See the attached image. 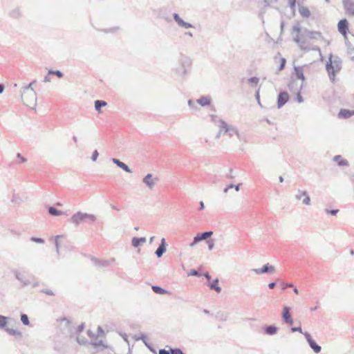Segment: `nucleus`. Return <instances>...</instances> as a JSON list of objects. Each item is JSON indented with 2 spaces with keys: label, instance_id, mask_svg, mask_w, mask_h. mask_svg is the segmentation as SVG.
<instances>
[{
  "label": "nucleus",
  "instance_id": "obj_1",
  "mask_svg": "<svg viewBox=\"0 0 354 354\" xmlns=\"http://www.w3.org/2000/svg\"><path fill=\"white\" fill-rule=\"evenodd\" d=\"M341 69L342 59L339 57L330 54L326 64V70L330 82H334L335 81L336 75Z\"/></svg>",
  "mask_w": 354,
  "mask_h": 354
},
{
  "label": "nucleus",
  "instance_id": "obj_2",
  "mask_svg": "<svg viewBox=\"0 0 354 354\" xmlns=\"http://www.w3.org/2000/svg\"><path fill=\"white\" fill-rule=\"evenodd\" d=\"M35 82H31L28 86L23 88L21 91V99L24 103L32 109L35 108L37 102V95L32 86Z\"/></svg>",
  "mask_w": 354,
  "mask_h": 354
},
{
  "label": "nucleus",
  "instance_id": "obj_3",
  "mask_svg": "<svg viewBox=\"0 0 354 354\" xmlns=\"http://www.w3.org/2000/svg\"><path fill=\"white\" fill-rule=\"evenodd\" d=\"M222 135H227L232 138L233 142H238L239 141V134L237 129L232 126L228 125L224 122H221L220 125V130L218 137Z\"/></svg>",
  "mask_w": 354,
  "mask_h": 354
},
{
  "label": "nucleus",
  "instance_id": "obj_4",
  "mask_svg": "<svg viewBox=\"0 0 354 354\" xmlns=\"http://www.w3.org/2000/svg\"><path fill=\"white\" fill-rule=\"evenodd\" d=\"M97 335L91 330L87 331V334L91 339V344L95 347L98 348H106V346L104 344V334L100 327L96 329Z\"/></svg>",
  "mask_w": 354,
  "mask_h": 354
},
{
  "label": "nucleus",
  "instance_id": "obj_5",
  "mask_svg": "<svg viewBox=\"0 0 354 354\" xmlns=\"http://www.w3.org/2000/svg\"><path fill=\"white\" fill-rule=\"evenodd\" d=\"M304 335L308 342L310 347L313 350L315 353H319L321 351V346L317 345L313 339L312 336L308 332H305Z\"/></svg>",
  "mask_w": 354,
  "mask_h": 354
},
{
  "label": "nucleus",
  "instance_id": "obj_6",
  "mask_svg": "<svg viewBox=\"0 0 354 354\" xmlns=\"http://www.w3.org/2000/svg\"><path fill=\"white\" fill-rule=\"evenodd\" d=\"M295 198L301 201L304 205H309L310 204V197L305 191L298 190L297 193L295 194Z\"/></svg>",
  "mask_w": 354,
  "mask_h": 354
},
{
  "label": "nucleus",
  "instance_id": "obj_7",
  "mask_svg": "<svg viewBox=\"0 0 354 354\" xmlns=\"http://www.w3.org/2000/svg\"><path fill=\"white\" fill-rule=\"evenodd\" d=\"M158 182L157 178H153L151 174H148L144 178L143 183L148 187L150 190H152Z\"/></svg>",
  "mask_w": 354,
  "mask_h": 354
},
{
  "label": "nucleus",
  "instance_id": "obj_8",
  "mask_svg": "<svg viewBox=\"0 0 354 354\" xmlns=\"http://www.w3.org/2000/svg\"><path fill=\"white\" fill-rule=\"evenodd\" d=\"M308 37L312 39H317L319 40L320 41L323 42L325 45H329L330 42L328 40L324 38V37L322 35V34L319 32L317 31H311L309 32L308 34Z\"/></svg>",
  "mask_w": 354,
  "mask_h": 354
},
{
  "label": "nucleus",
  "instance_id": "obj_9",
  "mask_svg": "<svg viewBox=\"0 0 354 354\" xmlns=\"http://www.w3.org/2000/svg\"><path fill=\"white\" fill-rule=\"evenodd\" d=\"M290 307L286 306H283L282 310V318L286 324L292 325L293 324V319L290 314Z\"/></svg>",
  "mask_w": 354,
  "mask_h": 354
},
{
  "label": "nucleus",
  "instance_id": "obj_10",
  "mask_svg": "<svg viewBox=\"0 0 354 354\" xmlns=\"http://www.w3.org/2000/svg\"><path fill=\"white\" fill-rule=\"evenodd\" d=\"M343 4L346 10V13L349 15H354L353 0H343Z\"/></svg>",
  "mask_w": 354,
  "mask_h": 354
},
{
  "label": "nucleus",
  "instance_id": "obj_11",
  "mask_svg": "<svg viewBox=\"0 0 354 354\" xmlns=\"http://www.w3.org/2000/svg\"><path fill=\"white\" fill-rule=\"evenodd\" d=\"M173 17L174 19L180 27H182L185 29L192 28V25L191 24L184 21L178 14L174 13L173 15Z\"/></svg>",
  "mask_w": 354,
  "mask_h": 354
},
{
  "label": "nucleus",
  "instance_id": "obj_12",
  "mask_svg": "<svg viewBox=\"0 0 354 354\" xmlns=\"http://www.w3.org/2000/svg\"><path fill=\"white\" fill-rule=\"evenodd\" d=\"M289 95L286 92H282L279 94L277 101L278 108L282 107L288 100Z\"/></svg>",
  "mask_w": 354,
  "mask_h": 354
},
{
  "label": "nucleus",
  "instance_id": "obj_13",
  "mask_svg": "<svg viewBox=\"0 0 354 354\" xmlns=\"http://www.w3.org/2000/svg\"><path fill=\"white\" fill-rule=\"evenodd\" d=\"M274 270V268L272 266L269 265L268 263L265 265L261 268L252 270V271L254 272L256 274H258L268 272H272Z\"/></svg>",
  "mask_w": 354,
  "mask_h": 354
},
{
  "label": "nucleus",
  "instance_id": "obj_14",
  "mask_svg": "<svg viewBox=\"0 0 354 354\" xmlns=\"http://www.w3.org/2000/svg\"><path fill=\"white\" fill-rule=\"evenodd\" d=\"M348 29V23L346 19H342L338 23V30L339 32L343 35L344 36H346V31Z\"/></svg>",
  "mask_w": 354,
  "mask_h": 354
},
{
  "label": "nucleus",
  "instance_id": "obj_15",
  "mask_svg": "<svg viewBox=\"0 0 354 354\" xmlns=\"http://www.w3.org/2000/svg\"><path fill=\"white\" fill-rule=\"evenodd\" d=\"M306 66H295L294 67V70H295V75L296 77L302 80L303 82L305 81V77H304V67H305Z\"/></svg>",
  "mask_w": 354,
  "mask_h": 354
},
{
  "label": "nucleus",
  "instance_id": "obj_16",
  "mask_svg": "<svg viewBox=\"0 0 354 354\" xmlns=\"http://www.w3.org/2000/svg\"><path fill=\"white\" fill-rule=\"evenodd\" d=\"M86 218L85 214L77 212L71 218V221L75 225H77L81 221H84Z\"/></svg>",
  "mask_w": 354,
  "mask_h": 354
},
{
  "label": "nucleus",
  "instance_id": "obj_17",
  "mask_svg": "<svg viewBox=\"0 0 354 354\" xmlns=\"http://www.w3.org/2000/svg\"><path fill=\"white\" fill-rule=\"evenodd\" d=\"M353 115H354V111L347 109H341L338 114L339 118H349Z\"/></svg>",
  "mask_w": 354,
  "mask_h": 354
},
{
  "label": "nucleus",
  "instance_id": "obj_18",
  "mask_svg": "<svg viewBox=\"0 0 354 354\" xmlns=\"http://www.w3.org/2000/svg\"><path fill=\"white\" fill-rule=\"evenodd\" d=\"M112 161H113V163L117 165L120 168L122 169L125 171H127L128 173H131L132 172V171L129 169V167L126 164H124V162H121L120 160H118L116 158H113Z\"/></svg>",
  "mask_w": 354,
  "mask_h": 354
},
{
  "label": "nucleus",
  "instance_id": "obj_19",
  "mask_svg": "<svg viewBox=\"0 0 354 354\" xmlns=\"http://www.w3.org/2000/svg\"><path fill=\"white\" fill-rule=\"evenodd\" d=\"M146 241H147V239L145 237H142V238L133 237L132 239L131 243L134 248H137L140 244L145 243Z\"/></svg>",
  "mask_w": 354,
  "mask_h": 354
},
{
  "label": "nucleus",
  "instance_id": "obj_20",
  "mask_svg": "<svg viewBox=\"0 0 354 354\" xmlns=\"http://www.w3.org/2000/svg\"><path fill=\"white\" fill-rule=\"evenodd\" d=\"M212 234L213 233L211 231L205 232L201 234V235L196 236V241H200L205 240L207 238L210 237L212 235Z\"/></svg>",
  "mask_w": 354,
  "mask_h": 354
},
{
  "label": "nucleus",
  "instance_id": "obj_21",
  "mask_svg": "<svg viewBox=\"0 0 354 354\" xmlns=\"http://www.w3.org/2000/svg\"><path fill=\"white\" fill-rule=\"evenodd\" d=\"M299 12L304 17H308L310 15L308 8L304 6H299Z\"/></svg>",
  "mask_w": 354,
  "mask_h": 354
},
{
  "label": "nucleus",
  "instance_id": "obj_22",
  "mask_svg": "<svg viewBox=\"0 0 354 354\" xmlns=\"http://www.w3.org/2000/svg\"><path fill=\"white\" fill-rule=\"evenodd\" d=\"M5 330L9 335H15V336H21V333L17 328H10L7 327L6 328H5Z\"/></svg>",
  "mask_w": 354,
  "mask_h": 354
},
{
  "label": "nucleus",
  "instance_id": "obj_23",
  "mask_svg": "<svg viewBox=\"0 0 354 354\" xmlns=\"http://www.w3.org/2000/svg\"><path fill=\"white\" fill-rule=\"evenodd\" d=\"M48 212L53 216H60V215L65 214V212L59 211L53 207H50L48 208Z\"/></svg>",
  "mask_w": 354,
  "mask_h": 354
},
{
  "label": "nucleus",
  "instance_id": "obj_24",
  "mask_svg": "<svg viewBox=\"0 0 354 354\" xmlns=\"http://www.w3.org/2000/svg\"><path fill=\"white\" fill-rule=\"evenodd\" d=\"M334 160L338 163L339 165H348V162L346 160L342 158L340 156H335Z\"/></svg>",
  "mask_w": 354,
  "mask_h": 354
},
{
  "label": "nucleus",
  "instance_id": "obj_25",
  "mask_svg": "<svg viewBox=\"0 0 354 354\" xmlns=\"http://www.w3.org/2000/svg\"><path fill=\"white\" fill-rule=\"evenodd\" d=\"M197 103L199 104L201 106H206L208 105L210 102L209 100L206 97H201L200 99H198L196 100Z\"/></svg>",
  "mask_w": 354,
  "mask_h": 354
},
{
  "label": "nucleus",
  "instance_id": "obj_26",
  "mask_svg": "<svg viewBox=\"0 0 354 354\" xmlns=\"http://www.w3.org/2000/svg\"><path fill=\"white\" fill-rule=\"evenodd\" d=\"M152 290L154 292L159 295H163L167 292V290L158 286H153Z\"/></svg>",
  "mask_w": 354,
  "mask_h": 354
},
{
  "label": "nucleus",
  "instance_id": "obj_27",
  "mask_svg": "<svg viewBox=\"0 0 354 354\" xmlns=\"http://www.w3.org/2000/svg\"><path fill=\"white\" fill-rule=\"evenodd\" d=\"M106 105V102L102 100H96L95 102V108L98 111L100 112V108Z\"/></svg>",
  "mask_w": 354,
  "mask_h": 354
},
{
  "label": "nucleus",
  "instance_id": "obj_28",
  "mask_svg": "<svg viewBox=\"0 0 354 354\" xmlns=\"http://www.w3.org/2000/svg\"><path fill=\"white\" fill-rule=\"evenodd\" d=\"M8 318L5 317V316H3V315H0V328H6V326H7V324H8Z\"/></svg>",
  "mask_w": 354,
  "mask_h": 354
},
{
  "label": "nucleus",
  "instance_id": "obj_29",
  "mask_svg": "<svg viewBox=\"0 0 354 354\" xmlns=\"http://www.w3.org/2000/svg\"><path fill=\"white\" fill-rule=\"evenodd\" d=\"M166 248L164 245H160L156 251V254L158 257H161L162 254L165 252Z\"/></svg>",
  "mask_w": 354,
  "mask_h": 354
},
{
  "label": "nucleus",
  "instance_id": "obj_30",
  "mask_svg": "<svg viewBox=\"0 0 354 354\" xmlns=\"http://www.w3.org/2000/svg\"><path fill=\"white\" fill-rule=\"evenodd\" d=\"M77 341L81 345H84L88 342L87 339L85 337H84L82 335H81L80 333L78 334L77 336Z\"/></svg>",
  "mask_w": 354,
  "mask_h": 354
},
{
  "label": "nucleus",
  "instance_id": "obj_31",
  "mask_svg": "<svg viewBox=\"0 0 354 354\" xmlns=\"http://www.w3.org/2000/svg\"><path fill=\"white\" fill-rule=\"evenodd\" d=\"M218 283V279H216L213 283L210 285V288L214 289L217 292H220L221 291V288L219 286H217L216 284Z\"/></svg>",
  "mask_w": 354,
  "mask_h": 354
},
{
  "label": "nucleus",
  "instance_id": "obj_32",
  "mask_svg": "<svg viewBox=\"0 0 354 354\" xmlns=\"http://www.w3.org/2000/svg\"><path fill=\"white\" fill-rule=\"evenodd\" d=\"M277 331V328L274 326H270L266 328V333L269 335H273Z\"/></svg>",
  "mask_w": 354,
  "mask_h": 354
},
{
  "label": "nucleus",
  "instance_id": "obj_33",
  "mask_svg": "<svg viewBox=\"0 0 354 354\" xmlns=\"http://www.w3.org/2000/svg\"><path fill=\"white\" fill-rule=\"evenodd\" d=\"M278 0H263L260 3V6L263 7V8H266V7H268L269 6L270 3H275Z\"/></svg>",
  "mask_w": 354,
  "mask_h": 354
},
{
  "label": "nucleus",
  "instance_id": "obj_34",
  "mask_svg": "<svg viewBox=\"0 0 354 354\" xmlns=\"http://www.w3.org/2000/svg\"><path fill=\"white\" fill-rule=\"evenodd\" d=\"M240 184H238L236 185H230L224 189V192H227L230 189L234 188L236 192H238L239 190Z\"/></svg>",
  "mask_w": 354,
  "mask_h": 354
},
{
  "label": "nucleus",
  "instance_id": "obj_35",
  "mask_svg": "<svg viewBox=\"0 0 354 354\" xmlns=\"http://www.w3.org/2000/svg\"><path fill=\"white\" fill-rule=\"evenodd\" d=\"M248 82L252 86H256L258 84L259 79L256 77H252L248 80Z\"/></svg>",
  "mask_w": 354,
  "mask_h": 354
},
{
  "label": "nucleus",
  "instance_id": "obj_36",
  "mask_svg": "<svg viewBox=\"0 0 354 354\" xmlns=\"http://www.w3.org/2000/svg\"><path fill=\"white\" fill-rule=\"evenodd\" d=\"M21 321L22 322V323L26 325V326H28L30 322H29V320H28V317L25 314H22L21 315Z\"/></svg>",
  "mask_w": 354,
  "mask_h": 354
},
{
  "label": "nucleus",
  "instance_id": "obj_37",
  "mask_svg": "<svg viewBox=\"0 0 354 354\" xmlns=\"http://www.w3.org/2000/svg\"><path fill=\"white\" fill-rule=\"evenodd\" d=\"M56 75L58 77L61 78L63 77V73L59 71H53V70H50L48 71V75Z\"/></svg>",
  "mask_w": 354,
  "mask_h": 354
},
{
  "label": "nucleus",
  "instance_id": "obj_38",
  "mask_svg": "<svg viewBox=\"0 0 354 354\" xmlns=\"http://www.w3.org/2000/svg\"><path fill=\"white\" fill-rule=\"evenodd\" d=\"M170 351L171 354H185L179 348H170Z\"/></svg>",
  "mask_w": 354,
  "mask_h": 354
},
{
  "label": "nucleus",
  "instance_id": "obj_39",
  "mask_svg": "<svg viewBox=\"0 0 354 354\" xmlns=\"http://www.w3.org/2000/svg\"><path fill=\"white\" fill-rule=\"evenodd\" d=\"M98 155H99V153H98L97 151V150H95V151H93V153L92 156H91V160H92L93 162L96 161V160H97V159Z\"/></svg>",
  "mask_w": 354,
  "mask_h": 354
},
{
  "label": "nucleus",
  "instance_id": "obj_40",
  "mask_svg": "<svg viewBox=\"0 0 354 354\" xmlns=\"http://www.w3.org/2000/svg\"><path fill=\"white\" fill-rule=\"evenodd\" d=\"M167 347L169 348V350L160 349V350H159L158 354H171V351H170L171 347H169V346H167Z\"/></svg>",
  "mask_w": 354,
  "mask_h": 354
},
{
  "label": "nucleus",
  "instance_id": "obj_41",
  "mask_svg": "<svg viewBox=\"0 0 354 354\" xmlns=\"http://www.w3.org/2000/svg\"><path fill=\"white\" fill-rule=\"evenodd\" d=\"M85 215H86L85 220L94 221L95 219V216L93 214H85Z\"/></svg>",
  "mask_w": 354,
  "mask_h": 354
},
{
  "label": "nucleus",
  "instance_id": "obj_42",
  "mask_svg": "<svg viewBox=\"0 0 354 354\" xmlns=\"http://www.w3.org/2000/svg\"><path fill=\"white\" fill-rule=\"evenodd\" d=\"M291 330H292V332H299V333H301V334H303V335H304V333L302 331V329H301V327H294V328H291Z\"/></svg>",
  "mask_w": 354,
  "mask_h": 354
},
{
  "label": "nucleus",
  "instance_id": "obj_43",
  "mask_svg": "<svg viewBox=\"0 0 354 354\" xmlns=\"http://www.w3.org/2000/svg\"><path fill=\"white\" fill-rule=\"evenodd\" d=\"M285 64H286V59L285 58H281V64H280V66H279V71L282 70L284 68Z\"/></svg>",
  "mask_w": 354,
  "mask_h": 354
},
{
  "label": "nucleus",
  "instance_id": "obj_44",
  "mask_svg": "<svg viewBox=\"0 0 354 354\" xmlns=\"http://www.w3.org/2000/svg\"><path fill=\"white\" fill-rule=\"evenodd\" d=\"M296 100L298 103H301L303 102V98L300 94V93H298L297 95V97H296Z\"/></svg>",
  "mask_w": 354,
  "mask_h": 354
},
{
  "label": "nucleus",
  "instance_id": "obj_45",
  "mask_svg": "<svg viewBox=\"0 0 354 354\" xmlns=\"http://www.w3.org/2000/svg\"><path fill=\"white\" fill-rule=\"evenodd\" d=\"M313 50H315V51H317L318 53H319V56L322 59V53H321L320 48L318 46H315V47L313 48Z\"/></svg>",
  "mask_w": 354,
  "mask_h": 354
},
{
  "label": "nucleus",
  "instance_id": "obj_46",
  "mask_svg": "<svg viewBox=\"0 0 354 354\" xmlns=\"http://www.w3.org/2000/svg\"><path fill=\"white\" fill-rule=\"evenodd\" d=\"M296 0H289V5L291 8H294L295 6Z\"/></svg>",
  "mask_w": 354,
  "mask_h": 354
},
{
  "label": "nucleus",
  "instance_id": "obj_47",
  "mask_svg": "<svg viewBox=\"0 0 354 354\" xmlns=\"http://www.w3.org/2000/svg\"><path fill=\"white\" fill-rule=\"evenodd\" d=\"M32 240L35 242L42 243H44V240L39 238H32Z\"/></svg>",
  "mask_w": 354,
  "mask_h": 354
},
{
  "label": "nucleus",
  "instance_id": "obj_48",
  "mask_svg": "<svg viewBox=\"0 0 354 354\" xmlns=\"http://www.w3.org/2000/svg\"><path fill=\"white\" fill-rule=\"evenodd\" d=\"M121 337H122V339L129 344V341H128V336L127 334L124 333V334H120Z\"/></svg>",
  "mask_w": 354,
  "mask_h": 354
},
{
  "label": "nucleus",
  "instance_id": "obj_49",
  "mask_svg": "<svg viewBox=\"0 0 354 354\" xmlns=\"http://www.w3.org/2000/svg\"><path fill=\"white\" fill-rule=\"evenodd\" d=\"M198 274V272L196 270H192L188 274V275H192V276H196Z\"/></svg>",
  "mask_w": 354,
  "mask_h": 354
},
{
  "label": "nucleus",
  "instance_id": "obj_50",
  "mask_svg": "<svg viewBox=\"0 0 354 354\" xmlns=\"http://www.w3.org/2000/svg\"><path fill=\"white\" fill-rule=\"evenodd\" d=\"M256 99L258 102V104L261 106L260 99H259V91L256 93Z\"/></svg>",
  "mask_w": 354,
  "mask_h": 354
},
{
  "label": "nucleus",
  "instance_id": "obj_51",
  "mask_svg": "<svg viewBox=\"0 0 354 354\" xmlns=\"http://www.w3.org/2000/svg\"><path fill=\"white\" fill-rule=\"evenodd\" d=\"M51 80H50V78L49 77L48 75L46 76L44 79V82H50Z\"/></svg>",
  "mask_w": 354,
  "mask_h": 354
},
{
  "label": "nucleus",
  "instance_id": "obj_52",
  "mask_svg": "<svg viewBox=\"0 0 354 354\" xmlns=\"http://www.w3.org/2000/svg\"><path fill=\"white\" fill-rule=\"evenodd\" d=\"M337 212H338V210L333 209V210H330V211L328 212V213H330L332 215H335Z\"/></svg>",
  "mask_w": 354,
  "mask_h": 354
},
{
  "label": "nucleus",
  "instance_id": "obj_53",
  "mask_svg": "<svg viewBox=\"0 0 354 354\" xmlns=\"http://www.w3.org/2000/svg\"><path fill=\"white\" fill-rule=\"evenodd\" d=\"M198 242V241H196V236H195V237H194V241H193V243H192L190 244V247H194V245H195Z\"/></svg>",
  "mask_w": 354,
  "mask_h": 354
},
{
  "label": "nucleus",
  "instance_id": "obj_54",
  "mask_svg": "<svg viewBox=\"0 0 354 354\" xmlns=\"http://www.w3.org/2000/svg\"><path fill=\"white\" fill-rule=\"evenodd\" d=\"M274 286H275V283H274V282H272V283H270L268 284V287H269L270 288H271V289H272V288H274Z\"/></svg>",
  "mask_w": 354,
  "mask_h": 354
},
{
  "label": "nucleus",
  "instance_id": "obj_55",
  "mask_svg": "<svg viewBox=\"0 0 354 354\" xmlns=\"http://www.w3.org/2000/svg\"><path fill=\"white\" fill-rule=\"evenodd\" d=\"M294 41L297 43V44H299V36L298 35L294 37Z\"/></svg>",
  "mask_w": 354,
  "mask_h": 354
},
{
  "label": "nucleus",
  "instance_id": "obj_56",
  "mask_svg": "<svg viewBox=\"0 0 354 354\" xmlns=\"http://www.w3.org/2000/svg\"><path fill=\"white\" fill-rule=\"evenodd\" d=\"M160 245H164L166 247L165 239L164 238L161 239V244Z\"/></svg>",
  "mask_w": 354,
  "mask_h": 354
},
{
  "label": "nucleus",
  "instance_id": "obj_57",
  "mask_svg": "<svg viewBox=\"0 0 354 354\" xmlns=\"http://www.w3.org/2000/svg\"><path fill=\"white\" fill-rule=\"evenodd\" d=\"M206 202H207V205H208L209 206V205H212V203H212V200H211L210 198H208V199L206 201Z\"/></svg>",
  "mask_w": 354,
  "mask_h": 354
},
{
  "label": "nucleus",
  "instance_id": "obj_58",
  "mask_svg": "<svg viewBox=\"0 0 354 354\" xmlns=\"http://www.w3.org/2000/svg\"><path fill=\"white\" fill-rule=\"evenodd\" d=\"M208 248H209V250H212V248H214V243H209Z\"/></svg>",
  "mask_w": 354,
  "mask_h": 354
},
{
  "label": "nucleus",
  "instance_id": "obj_59",
  "mask_svg": "<svg viewBox=\"0 0 354 354\" xmlns=\"http://www.w3.org/2000/svg\"><path fill=\"white\" fill-rule=\"evenodd\" d=\"M200 206H201V209H203L205 208V205H204L203 201L200 202Z\"/></svg>",
  "mask_w": 354,
  "mask_h": 354
},
{
  "label": "nucleus",
  "instance_id": "obj_60",
  "mask_svg": "<svg viewBox=\"0 0 354 354\" xmlns=\"http://www.w3.org/2000/svg\"><path fill=\"white\" fill-rule=\"evenodd\" d=\"M155 239V236H151L150 239H149V243L150 244H152L153 241Z\"/></svg>",
  "mask_w": 354,
  "mask_h": 354
},
{
  "label": "nucleus",
  "instance_id": "obj_61",
  "mask_svg": "<svg viewBox=\"0 0 354 354\" xmlns=\"http://www.w3.org/2000/svg\"><path fill=\"white\" fill-rule=\"evenodd\" d=\"M185 35H188L190 37H193V35H192V33L191 32H185Z\"/></svg>",
  "mask_w": 354,
  "mask_h": 354
},
{
  "label": "nucleus",
  "instance_id": "obj_62",
  "mask_svg": "<svg viewBox=\"0 0 354 354\" xmlns=\"http://www.w3.org/2000/svg\"><path fill=\"white\" fill-rule=\"evenodd\" d=\"M3 91V86L0 84V94H1Z\"/></svg>",
  "mask_w": 354,
  "mask_h": 354
},
{
  "label": "nucleus",
  "instance_id": "obj_63",
  "mask_svg": "<svg viewBox=\"0 0 354 354\" xmlns=\"http://www.w3.org/2000/svg\"><path fill=\"white\" fill-rule=\"evenodd\" d=\"M292 286H293V285L292 283H287L285 285L284 288L286 287H292Z\"/></svg>",
  "mask_w": 354,
  "mask_h": 354
},
{
  "label": "nucleus",
  "instance_id": "obj_64",
  "mask_svg": "<svg viewBox=\"0 0 354 354\" xmlns=\"http://www.w3.org/2000/svg\"><path fill=\"white\" fill-rule=\"evenodd\" d=\"M205 277L207 279H210V276L209 275V274H208V273H206V274H205Z\"/></svg>",
  "mask_w": 354,
  "mask_h": 354
}]
</instances>
